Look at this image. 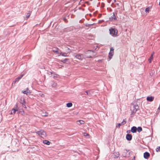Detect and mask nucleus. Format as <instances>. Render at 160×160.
Returning <instances> with one entry per match:
<instances>
[{
  "mask_svg": "<svg viewBox=\"0 0 160 160\" xmlns=\"http://www.w3.org/2000/svg\"><path fill=\"white\" fill-rule=\"evenodd\" d=\"M160 106H159V107L158 108V109H160Z\"/></svg>",
  "mask_w": 160,
  "mask_h": 160,
  "instance_id": "79ce46f5",
  "label": "nucleus"
},
{
  "mask_svg": "<svg viewBox=\"0 0 160 160\" xmlns=\"http://www.w3.org/2000/svg\"><path fill=\"white\" fill-rule=\"evenodd\" d=\"M135 157H134V159H135Z\"/></svg>",
  "mask_w": 160,
  "mask_h": 160,
  "instance_id": "09e8293b",
  "label": "nucleus"
},
{
  "mask_svg": "<svg viewBox=\"0 0 160 160\" xmlns=\"http://www.w3.org/2000/svg\"><path fill=\"white\" fill-rule=\"evenodd\" d=\"M109 30H116V29L115 28H111V29H109Z\"/></svg>",
  "mask_w": 160,
  "mask_h": 160,
  "instance_id": "e433bc0d",
  "label": "nucleus"
},
{
  "mask_svg": "<svg viewBox=\"0 0 160 160\" xmlns=\"http://www.w3.org/2000/svg\"><path fill=\"white\" fill-rule=\"evenodd\" d=\"M42 132V130H40V131H38L37 132H36V133H37L38 134V135L39 136L41 137Z\"/></svg>",
  "mask_w": 160,
  "mask_h": 160,
  "instance_id": "a878e982",
  "label": "nucleus"
},
{
  "mask_svg": "<svg viewBox=\"0 0 160 160\" xmlns=\"http://www.w3.org/2000/svg\"><path fill=\"white\" fill-rule=\"evenodd\" d=\"M153 56V54H151L150 56V57L149 59H148V61H149L150 62H151V61L152 59Z\"/></svg>",
  "mask_w": 160,
  "mask_h": 160,
  "instance_id": "5701e85b",
  "label": "nucleus"
},
{
  "mask_svg": "<svg viewBox=\"0 0 160 160\" xmlns=\"http://www.w3.org/2000/svg\"><path fill=\"white\" fill-rule=\"evenodd\" d=\"M87 57L90 58H92V57L91 55H89L88 56H87Z\"/></svg>",
  "mask_w": 160,
  "mask_h": 160,
  "instance_id": "4c0bfd02",
  "label": "nucleus"
},
{
  "mask_svg": "<svg viewBox=\"0 0 160 160\" xmlns=\"http://www.w3.org/2000/svg\"><path fill=\"white\" fill-rule=\"evenodd\" d=\"M132 138V136L131 134H127L126 135V139L128 141H131Z\"/></svg>",
  "mask_w": 160,
  "mask_h": 160,
  "instance_id": "6e6552de",
  "label": "nucleus"
},
{
  "mask_svg": "<svg viewBox=\"0 0 160 160\" xmlns=\"http://www.w3.org/2000/svg\"><path fill=\"white\" fill-rule=\"evenodd\" d=\"M82 0H81L80 2L82 1Z\"/></svg>",
  "mask_w": 160,
  "mask_h": 160,
  "instance_id": "8fccbe9b",
  "label": "nucleus"
},
{
  "mask_svg": "<svg viewBox=\"0 0 160 160\" xmlns=\"http://www.w3.org/2000/svg\"><path fill=\"white\" fill-rule=\"evenodd\" d=\"M130 132V131H127V132Z\"/></svg>",
  "mask_w": 160,
  "mask_h": 160,
  "instance_id": "37998d69",
  "label": "nucleus"
},
{
  "mask_svg": "<svg viewBox=\"0 0 160 160\" xmlns=\"http://www.w3.org/2000/svg\"><path fill=\"white\" fill-rule=\"evenodd\" d=\"M22 92L25 94H26L27 95H28L30 94L31 93V92L28 89V88H27L26 90L23 91H22Z\"/></svg>",
  "mask_w": 160,
  "mask_h": 160,
  "instance_id": "9d476101",
  "label": "nucleus"
},
{
  "mask_svg": "<svg viewBox=\"0 0 160 160\" xmlns=\"http://www.w3.org/2000/svg\"><path fill=\"white\" fill-rule=\"evenodd\" d=\"M51 84L52 87L54 88L56 87L57 85V83L53 81L52 82Z\"/></svg>",
  "mask_w": 160,
  "mask_h": 160,
  "instance_id": "6ab92c4d",
  "label": "nucleus"
},
{
  "mask_svg": "<svg viewBox=\"0 0 160 160\" xmlns=\"http://www.w3.org/2000/svg\"><path fill=\"white\" fill-rule=\"evenodd\" d=\"M69 60V59L68 58H65L64 60H61V62L64 63H66V62H68Z\"/></svg>",
  "mask_w": 160,
  "mask_h": 160,
  "instance_id": "b1692460",
  "label": "nucleus"
},
{
  "mask_svg": "<svg viewBox=\"0 0 160 160\" xmlns=\"http://www.w3.org/2000/svg\"><path fill=\"white\" fill-rule=\"evenodd\" d=\"M110 34L112 36L116 37L118 36V31H109Z\"/></svg>",
  "mask_w": 160,
  "mask_h": 160,
  "instance_id": "39448f33",
  "label": "nucleus"
},
{
  "mask_svg": "<svg viewBox=\"0 0 160 160\" xmlns=\"http://www.w3.org/2000/svg\"><path fill=\"white\" fill-rule=\"evenodd\" d=\"M108 1V2L109 3H110V2L112 0H107Z\"/></svg>",
  "mask_w": 160,
  "mask_h": 160,
  "instance_id": "58836bf2",
  "label": "nucleus"
},
{
  "mask_svg": "<svg viewBox=\"0 0 160 160\" xmlns=\"http://www.w3.org/2000/svg\"><path fill=\"white\" fill-rule=\"evenodd\" d=\"M52 51L55 53H57L58 54H61V52L59 48H54L52 49Z\"/></svg>",
  "mask_w": 160,
  "mask_h": 160,
  "instance_id": "7ed1b4c3",
  "label": "nucleus"
},
{
  "mask_svg": "<svg viewBox=\"0 0 160 160\" xmlns=\"http://www.w3.org/2000/svg\"><path fill=\"white\" fill-rule=\"evenodd\" d=\"M154 99V97L152 96H148L147 98V100L149 102L152 101Z\"/></svg>",
  "mask_w": 160,
  "mask_h": 160,
  "instance_id": "ddd939ff",
  "label": "nucleus"
},
{
  "mask_svg": "<svg viewBox=\"0 0 160 160\" xmlns=\"http://www.w3.org/2000/svg\"><path fill=\"white\" fill-rule=\"evenodd\" d=\"M53 72L52 71H49L48 72V74H52Z\"/></svg>",
  "mask_w": 160,
  "mask_h": 160,
  "instance_id": "f704fd0d",
  "label": "nucleus"
},
{
  "mask_svg": "<svg viewBox=\"0 0 160 160\" xmlns=\"http://www.w3.org/2000/svg\"><path fill=\"white\" fill-rule=\"evenodd\" d=\"M83 134H84V136H89V135L88 134V133H86V132H84L83 133Z\"/></svg>",
  "mask_w": 160,
  "mask_h": 160,
  "instance_id": "473e14b6",
  "label": "nucleus"
},
{
  "mask_svg": "<svg viewBox=\"0 0 160 160\" xmlns=\"http://www.w3.org/2000/svg\"><path fill=\"white\" fill-rule=\"evenodd\" d=\"M159 5H160V2H159Z\"/></svg>",
  "mask_w": 160,
  "mask_h": 160,
  "instance_id": "49530a36",
  "label": "nucleus"
},
{
  "mask_svg": "<svg viewBox=\"0 0 160 160\" xmlns=\"http://www.w3.org/2000/svg\"><path fill=\"white\" fill-rule=\"evenodd\" d=\"M42 115L45 117L48 116V113L45 111L44 113L43 112Z\"/></svg>",
  "mask_w": 160,
  "mask_h": 160,
  "instance_id": "bb28decb",
  "label": "nucleus"
},
{
  "mask_svg": "<svg viewBox=\"0 0 160 160\" xmlns=\"http://www.w3.org/2000/svg\"><path fill=\"white\" fill-rule=\"evenodd\" d=\"M13 114V112H12H12H11L10 114Z\"/></svg>",
  "mask_w": 160,
  "mask_h": 160,
  "instance_id": "a19ab883",
  "label": "nucleus"
},
{
  "mask_svg": "<svg viewBox=\"0 0 160 160\" xmlns=\"http://www.w3.org/2000/svg\"><path fill=\"white\" fill-rule=\"evenodd\" d=\"M125 119H123V121L121 122V123L117 124V125H116V128H119L120 126H121V125H124L126 122V121L125 120Z\"/></svg>",
  "mask_w": 160,
  "mask_h": 160,
  "instance_id": "423d86ee",
  "label": "nucleus"
},
{
  "mask_svg": "<svg viewBox=\"0 0 160 160\" xmlns=\"http://www.w3.org/2000/svg\"><path fill=\"white\" fill-rule=\"evenodd\" d=\"M17 111H18V110L17 109L13 108L12 109V111L13 112V114H15L16 112Z\"/></svg>",
  "mask_w": 160,
  "mask_h": 160,
  "instance_id": "c85d7f7f",
  "label": "nucleus"
},
{
  "mask_svg": "<svg viewBox=\"0 0 160 160\" xmlns=\"http://www.w3.org/2000/svg\"><path fill=\"white\" fill-rule=\"evenodd\" d=\"M137 130V128L136 127L133 126L131 128V132L132 133L136 132Z\"/></svg>",
  "mask_w": 160,
  "mask_h": 160,
  "instance_id": "4468645a",
  "label": "nucleus"
},
{
  "mask_svg": "<svg viewBox=\"0 0 160 160\" xmlns=\"http://www.w3.org/2000/svg\"><path fill=\"white\" fill-rule=\"evenodd\" d=\"M156 151L157 152H158V151H160V147H158L156 148Z\"/></svg>",
  "mask_w": 160,
  "mask_h": 160,
  "instance_id": "7c9ffc66",
  "label": "nucleus"
},
{
  "mask_svg": "<svg viewBox=\"0 0 160 160\" xmlns=\"http://www.w3.org/2000/svg\"><path fill=\"white\" fill-rule=\"evenodd\" d=\"M42 134H41V137H45L46 135V134L45 132L43 130H42Z\"/></svg>",
  "mask_w": 160,
  "mask_h": 160,
  "instance_id": "dca6fc26",
  "label": "nucleus"
},
{
  "mask_svg": "<svg viewBox=\"0 0 160 160\" xmlns=\"http://www.w3.org/2000/svg\"><path fill=\"white\" fill-rule=\"evenodd\" d=\"M114 50V49L112 47H111V48H110V52L109 53L108 56L109 58L110 59H111L112 58V57L113 55Z\"/></svg>",
  "mask_w": 160,
  "mask_h": 160,
  "instance_id": "f03ea898",
  "label": "nucleus"
},
{
  "mask_svg": "<svg viewBox=\"0 0 160 160\" xmlns=\"http://www.w3.org/2000/svg\"><path fill=\"white\" fill-rule=\"evenodd\" d=\"M39 95L40 96H41V97H43L44 95H43V93H40L39 94Z\"/></svg>",
  "mask_w": 160,
  "mask_h": 160,
  "instance_id": "c9c22d12",
  "label": "nucleus"
},
{
  "mask_svg": "<svg viewBox=\"0 0 160 160\" xmlns=\"http://www.w3.org/2000/svg\"><path fill=\"white\" fill-rule=\"evenodd\" d=\"M21 100H23V102H21V103L22 104V107L26 108L25 105L26 102L25 101L24 98H21Z\"/></svg>",
  "mask_w": 160,
  "mask_h": 160,
  "instance_id": "9b49d317",
  "label": "nucleus"
},
{
  "mask_svg": "<svg viewBox=\"0 0 160 160\" xmlns=\"http://www.w3.org/2000/svg\"><path fill=\"white\" fill-rule=\"evenodd\" d=\"M72 105V104L71 102L68 103L67 104V106L68 108L71 107Z\"/></svg>",
  "mask_w": 160,
  "mask_h": 160,
  "instance_id": "412c9836",
  "label": "nucleus"
},
{
  "mask_svg": "<svg viewBox=\"0 0 160 160\" xmlns=\"http://www.w3.org/2000/svg\"><path fill=\"white\" fill-rule=\"evenodd\" d=\"M78 124H83L84 123V122L82 120H79L77 121Z\"/></svg>",
  "mask_w": 160,
  "mask_h": 160,
  "instance_id": "f3484780",
  "label": "nucleus"
},
{
  "mask_svg": "<svg viewBox=\"0 0 160 160\" xmlns=\"http://www.w3.org/2000/svg\"><path fill=\"white\" fill-rule=\"evenodd\" d=\"M21 102H23V100H21V98L20 99V102L21 103Z\"/></svg>",
  "mask_w": 160,
  "mask_h": 160,
  "instance_id": "ea45409f",
  "label": "nucleus"
},
{
  "mask_svg": "<svg viewBox=\"0 0 160 160\" xmlns=\"http://www.w3.org/2000/svg\"><path fill=\"white\" fill-rule=\"evenodd\" d=\"M109 20L110 21H113V20H117V18L114 12L113 13V15L111 17L109 18Z\"/></svg>",
  "mask_w": 160,
  "mask_h": 160,
  "instance_id": "f8f14e48",
  "label": "nucleus"
},
{
  "mask_svg": "<svg viewBox=\"0 0 160 160\" xmlns=\"http://www.w3.org/2000/svg\"><path fill=\"white\" fill-rule=\"evenodd\" d=\"M137 130H138V132H140L142 131V128L141 127H138V128H137Z\"/></svg>",
  "mask_w": 160,
  "mask_h": 160,
  "instance_id": "4be33fe9",
  "label": "nucleus"
},
{
  "mask_svg": "<svg viewBox=\"0 0 160 160\" xmlns=\"http://www.w3.org/2000/svg\"><path fill=\"white\" fill-rule=\"evenodd\" d=\"M64 20H65V22H66V21L67 20L66 19H64Z\"/></svg>",
  "mask_w": 160,
  "mask_h": 160,
  "instance_id": "c03bdc74",
  "label": "nucleus"
},
{
  "mask_svg": "<svg viewBox=\"0 0 160 160\" xmlns=\"http://www.w3.org/2000/svg\"><path fill=\"white\" fill-rule=\"evenodd\" d=\"M149 11V8H146L145 9V11L146 12H148Z\"/></svg>",
  "mask_w": 160,
  "mask_h": 160,
  "instance_id": "72a5a7b5",
  "label": "nucleus"
},
{
  "mask_svg": "<svg viewBox=\"0 0 160 160\" xmlns=\"http://www.w3.org/2000/svg\"><path fill=\"white\" fill-rule=\"evenodd\" d=\"M114 158H118L119 156V153L118 152H115L114 153Z\"/></svg>",
  "mask_w": 160,
  "mask_h": 160,
  "instance_id": "2eb2a0df",
  "label": "nucleus"
},
{
  "mask_svg": "<svg viewBox=\"0 0 160 160\" xmlns=\"http://www.w3.org/2000/svg\"><path fill=\"white\" fill-rule=\"evenodd\" d=\"M114 0V2H116V0Z\"/></svg>",
  "mask_w": 160,
  "mask_h": 160,
  "instance_id": "a18cd8bd",
  "label": "nucleus"
},
{
  "mask_svg": "<svg viewBox=\"0 0 160 160\" xmlns=\"http://www.w3.org/2000/svg\"><path fill=\"white\" fill-rule=\"evenodd\" d=\"M43 143L45 144H46L47 145H49L50 144V142L48 141V140H44L43 141Z\"/></svg>",
  "mask_w": 160,
  "mask_h": 160,
  "instance_id": "a211bd4d",
  "label": "nucleus"
},
{
  "mask_svg": "<svg viewBox=\"0 0 160 160\" xmlns=\"http://www.w3.org/2000/svg\"><path fill=\"white\" fill-rule=\"evenodd\" d=\"M139 108V107L137 105H135L133 106V109L131 114H135Z\"/></svg>",
  "mask_w": 160,
  "mask_h": 160,
  "instance_id": "20e7f679",
  "label": "nucleus"
},
{
  "mask_svg": "<svg viewBox=\"0 0 160 160\" xmlns=\"http://www.w3.org/2000/svg\"><path fill=\"white\" fill-rule=\"evenodd\" d=\"M83 95H91V94L90 93V91L88 90V91H85L84 92Z\"/></svg>",
  "mask_w": 160,
  "mask_h": 160,
  "instance_id": "aec40b11",
  "label": "nucleus"
},
{
  "mask_svg": "<svg viewBox=\"0 0 160 160\" xmlns=\"http://www.w3.org/2000/svg\"><path fill=\"white\" fill-rule=\"evenodd\" d=\"M23 75L22 74L19 76L17 78L15 81H13L12 82V84H15L16 82H18L20 80V79H21L22 77L23 76Z\"/></svg>",
  "mask_w": 160,
  "mask_h": 160,
  "instance_id": "0eeeda50",
  "label": "nucleus"
},
{
  "mask_svg": "<svg viewBox=\"0 0 160 160\" xmlns=\"http://www.w3.org/2000/svg\"><path fill=\"white\" fill-rule=\"evenodd\" d=\"M22 112H23V113H24V111H23V110H22Z\"/></svg>",
  "mask_w": 160,
  "mask_h": 160,
  "instance_id": "de8ad7c7",
  "label": "nucleus"
},
{
  "mask_svg": "<svg viewBox=\"0 0 160 160\" xmlns=\"http://www.w3.org/2000/svg\"><path fill=\"white\" fill-rule=\"evenodd\" d=\"M73 56L76 58L80 60H82L84 58V55L82 54L74 53Z\"/></svg>",
  "mask_w": 160,
  "mask_h": 160,
  "instance_id": "f257e3e1",
  "label": "nucleus"
},
{
  "mask_svg": "<svg viewBox=\"0 0 160 160\" xmlns=\"http://www.w3.org/2000/svg\"><path fill=\"white\" fill-rule=\"evenodd\" d=\"M150 154L148 152H145L144 153L143 156L144 158L146 159L148 158L150 156Z\"/></svg>",
  "mask_w": 160,
  "mask_h": 160,
  "instance_id": "1a4fd4ad",
  "label": "nucleus"
},
{
  "mask_svg": "<svg viewBox=\"0 0 160 160\" xmlns=\"http://www.w3.org/2000/svg\"><path fill=\"white\" fill-rule=\"evenodd\" d=\"M61 54H60L61 55H62L63 56L66 57L67 56V53H62L61 52Z\"/></svg>",
  "mask_w": 160,
  "mask_h": 160,
  "instance_id": "cd10ccee",
  "label": "nucleus"
},
{
  "mask_svg": "<svg viewBox=\"0 0 160 160\" xmlns=\"http://www.w3.org/2000/svg\"><path fill=\"white\" fill-rule=\"evenodd\" d=\"M93 51L92 50H88V51L87 52H86V53L87 54H88V53H93Z\"/></svg>",
  "mask_w": 160,
  "mask_h": 160,
  "instance_id": "c756f323",
  "label": "nucleus"
},
{
  "mask_svg": "<svg viewBox=\"0 0 160 160\" xmlns=\"http://www.w3.org/2000/svg\"><path fill=\"white\" fill-rule=\"evenodd\" d=\"M42 132V130H40V131H38L37 132H36V133H37L38 134V135L39 136L41 137Z\"/></svg>",
  "mask_w": 160,
  "mask_h": 160,
  "instance_id": "393cba45",
  "label": "nucleus"
},
{
  "mask_svg": "<svg viewBox=\"0 0 160 160\" xmlns=\"http://www.w3.org/2000/svg\"><path fill=\"white\" fill-rule=\"evenodd\" d=\"M30 15L31 14L30 13H28L26 15V18H29L30 17Z\"/></svg>",
  "mask_w": 160,
  "mask_h": 160,
  "instance_id": "2f4dec72",
  "label": "nucleus"
},
{
  "mask_svg": "<svg viewBox=\"0 0 160 160\" xmlns=\"http://www.w3.org/2000/svg\"><path fill=\"white\" fill-rule=\"evenodd\" d=\"M90 1H92V0H90Z\"/></svg>",
  "mask_w": 160,
  "mask_h": 160,
  "instance_id": "3c124183",
  "label": "nucleus"
}]
</instances>
